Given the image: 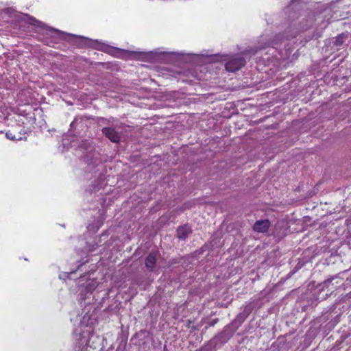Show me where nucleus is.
Wrapping results in <instances>:
<instances>
[{"instance_id": "obj_12", "label": "nucleus", "mask_w": 351, "mask_h": 351, "mask_svg": "<svg viewBox=\"0 0 351 351\" xmlns=\"http://www.w3.org/2000/svg\"><path fill=\"white\" fill-rule=\"evenodd\" d=\"M276 41L272 42L273 45H276V44H278V43L282 42V37L280 35H278V36H276Z\"/></svg>"}, {"instance_id": "obj_4", "label": "nucleus", "mask_w": 351, "mask_h": 351, "mask_svg": "<svg viewBox=\"0 0 351 351\" xmlns=\"http://www.w3.org/2000/svg\"><path fill=\"white\" fill-rule=\"evenodd\" d=\"M100 49L117 58L123 57L125 54L128 53V51L125 50H122L116 47H112L109 45H102L100 47Z\"/></svg>"}, {"instance_id": "obj_7", "label": "nucleus", "mask_w": 351, "mask_h": 351, "mask_svg": "<svg viewBox=\"0 0 351 351\" xmlns=\"http://www.w3.org/2000/svg\"><path fill=\"white\" fill-rule=\"evenodd\" d=\"M223 333L219 334L215 336L213 339L208 341L206 343H205L200 349L196 351H215V347L217 345V339L222 338Z\"/></svg>"}, {"instance_id": "obj_11", "label": "nucleus", "mask_w": 351, "mask_h": 351, "mask_svg": "<svg viewBox=\"0 0 351 351\" xmlns=\"http://www.w3.org/2000/svg\"><path fill=\"white\" fill-rule=\"evenodd\" d=\"M335 279V277H331L324 281L322 283L319 285V286L322 287V289H323L325 287H328L330 284L332 282V281Z\"/></svg>"}, {"instance_id": "obj_13", "label": "nucleus", "mask_w": 351, "mask_h": 351, "mask_svg": "<svg viewBox=\"0 0 351 351\" xmlns=\"http://www.w3.org/2000/svg\"><path fill=\"white\" fill-rule=\"evenodd\" d=\"M204 247H201L200 249L196 250L195 252V254H202L204 252Z\"/></svg>"}, {"instance_id": "obj_6", "label": "nucleus", "mask_w": 351, "mask_h": 351, "mask_svg": "<svg viewBox=\"0 0 351 351\" xmlns=\"http://www.w3.org/2000/svg\"><path fill=\"white\" fill-rule=\"evenodd\" d=\"M192 234V230L188 225L179 226L177 228V237L180 240L184 241L190 234Z\"/></svg>"}, {"instance_id": "obj_8", "label": "nucleus", "mask_w": 351, "mask_h": 351, "mask_svg": "<svg viewBox=\"0 0 351 351\" xmlns=\"http://www.w3.org/2000/svg\"><path fill=\"white\" fill-rule=\"evenodd\" d=\"M145 265L146 268L149 271H152L156 265V256L154 253L149 254L145 260Z\"/></svg>"}, {"instance_id": "obj_3", "label": "nucleus", "mask_w": 351, "mask_h": 351, "mask_svg": "<svg viewBox=\"0 0 351 351\" xmlns=\"http://www.w3.org/2000/svg\"><path fill=\"white\" fill-rule=\"evenodd\" d=\"M49 31L53 37L61 40L71 41V38L77 37L75 35L67 34L51 27L49 28Z\"/></svg>"}, {"instance_id": "obj_5", "label": "nucleus", "mask_w": 351, "mask_h": 351, "mask_svg": "<svg viewBox=\"0 0 351 351\" xmlns=\"http://www.w3.org/2000/svg\"><path fill=\"white\" fill-rule=\"evenodd\" d=\"M270 226V221L268 219L258 220L253 226V230L257 232H267Z\"/></svg>"}, {"instance_id": "obj_2", "label": "nucleus", "mask_w": 351, "mask_h": 351, "mask_svg": "<svg viewBox=\"0 0 351 351\" xmlns=\"http://www.w3.org/2000/svg\"><path fill=\"white\" fill-rule=\"evenodd\" d=\"M102 134L112 143H119L121 138L120 134L114 128L106 127L101 130Z\"/></svg>"}, {"instance_id": "obj_14", "label": "nucleus", "mask_w": 351, "mask_h": 351, "mask_svg": "<svg viewBox=\"0 0 351 351\" xmlns=\"http://www.w3.org/2000/svg\"><path fill=\"white\" fill-rule=\"evenodd\" d=\"M216 322H217L216 320L213 321V322L210 324V326H214V324L216 323Z\"/></svg>"}, {"instance_id": "obj_10", "label": "nucleus", "mask_w": 351, "mask_h": 351, "mask_svg": "<svg viewBox=\"0 0 351 351\" xmlns=\"http://www.w3.org/2000/svg\"><path fill=\"white\" fill-rule=\"evenodd\" d=\"M5 136L7 137V138L14 141L26 139V137H24V138L22 137L20 134L18 135H14L10 131L5 134Z\"/></svg>"}, {"instance_id": "obj_15", "label": "nucleus", "mask_w": 351, "mask_h": 351, "mask_svg": "<svg viewBox=\"0 0 351 351\" xmlns=\"http://www.w3.org/2000/svg\"><path fill=\"white\" fill-rule=\"evenodd\" d=\"M32 20L33 21H34L35 23H40L38 21H37V20H36V19H32Z\"/></svg>"}, {"instance_id": "obj_1", "label": "nucleus", "mask_w": 351, "mask_h": 351, "mask_svg": "<svg viewBox=\"0 0 351 351\" xmlns=\"http://www.w3.org/2000/svg\"><path fill=\"white\" fill-rule=\"evenodd\" d=\"M246 64L244 58L241 56H232L225 64L226 69L229 72H235L243 67Z\"/></svg>"}, {"instance_id": "obj_9", "label": "nucleus", "mask_w": 351, "mask_h": 351, "mask_svg": "<svg viewBox=\"0 0 351 351\" xmlns=\"http://www.w3.org/2000/svg\"><path fill=\"white\" fill-rule=\"evenodd\" d=\"M348 38V36L345 34H341L338 35L334 41V45L339 47L341 46L346 40Z\"/></svg>"}]
</instances>
